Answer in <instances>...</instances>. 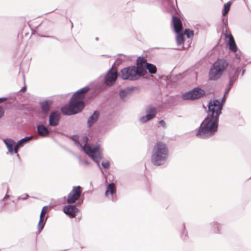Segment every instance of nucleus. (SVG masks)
Instances as JSON below:
<instances>
[{
  "instance_id": "f257e3e1",
  "label": "nucleus",
  "mask_w": 251,
  "mask_h": 251,
  "mask_svg": "<svg viewBox=\"0 0 251 251\" xmlns=\"http://www.w3.org/2000/svg\"><path fill=\"white\" fill-rule=\"evenodd\" d=\"M82 188L80 186H74L67 199L68 205L63 207V212L70 218H75L79 212L77 206L81 205L84 201V196L82 195Z\"/></svg>"
},
{
  "instance_id": "f03ea898",
  "label": "nucleus",
  "mask_w": 251,
  "mask_h": 251,
  "mask_svg": "<svg viewBox=\"0 0 251 251\" xmlns=\"http://www.w3.org/2000/svg\"><path fill=\"white\" fill-rule=\"evenodd\" d=\"M219 119L207 115L196 129V136L200 139H207L214 136L218 132Z\"/></svg>"
},
{
  "instance_id": "7ed1b4c3",
  "label": "nucleus",
  "mask_w": 251,
  "mask_h": 251,
  "mask_svg": "<svg viewBox=\"0 0 251 251\" xmlns=\"http://www.w3.org/2000/svg\"><path fill=\"white\" fill-rule=\"evenodd\" d=\"M169 157V149L162 142H157L153 147L151 156V162L155 166L164 165Z\"/></svg>"
},
{
  "instance_id": "20e7f679",
  "label": "nucleus",
  "mask_w": 251,
  "mask_h": 251,
  "mask_svg": "<svg viewBox=\"0 0 251 251\" xmlns=\"http://www.w3.org/2000/svg\"><path fill=\"white\" fill-rule=\"evenodd\" d=\"M228 64L225 59H218L211 66L208 78L211 81L219 79L228 67Z\"/></svg>"
},
{
  "instance_id": "39448f33",
  "label": "nucleus",
  "mask_w": 251,
  "mask_h": 251,
  "mask_svg": "<svg viewBox=\"0 0 251 251\" xmlns=\"http://www.w3.org/2000/svg\"><path fill=\"white\" fill-rule=\"evenodd\" d=\"M240 71L241 69L239 67L236 68L233 67L228 71V83L226 85V88L223 98L221 99H218L223 104H225L229 92L231 90L234 83L237 80L240 75Z\"/></svg>"
},
{
  "instance_id": "423d86ee",
  "label": "nucleus",
  "mask_w": 251,
  "mask_h": 251,
  "mask_svg": "<svg viewBox=\"0 0 251 251\" xmlns=\"http://www.w3.org/2000/svg\"><path fill=\"white\" fill-rule=\"evenodd\" d=\"M119 73V77L123 80L136 81L141 77L138 68L131 65L122 68Z\"/></svg>"
},
{
  "instance_id": "0eeeda50",
  "label": "nucleus",
  "mask_w": 251,
  "mask_h": 251,
  "mask_svg": "<svg viewBox=\"0 0 251 251\" xmlns=\"http://www.w3.org/2000/svg\"><path fill=\"white\" fill-rule=\"evenodd\" d=\"M224 106V104L221 102L219 100H210L207 105L208 107L207 115L219 119L222 113Z\"/></svg>"
},
{
  "instance_id": "6e6552de",
  "label": "nucleus",
  "mask_w": 251,
  "mask_h": 251,
  "mask_svg": "<svg viewBox=\"0 0 251 251\" xmlns=\"http://www.w3.org/2000/svg\"><path fill=\"white\" fill-rule=\"evenodd\" d=\"M172 24L174 32L176 33V41L177 45L180 46L185 41V36L182 30L183 29L182 23L180 19L175 15H173Z\"/></svg>"
},
{
  "instance_id": "1a4fd4ad",
  "label": "nucleus",
  "mask_w": 251,
  "mask_h": 251,
  "mask_svg": "<svg viewBox=\"0 0 251 251\" xmlns=\"http://www.w3.org/2000/svg\"><path fill=\"white\" fill-rule=\"evenodd\" d=\"M205 96V91L199 86H197L184 93L182 95V98L185 100H199Z\"/></svg>"
},
{
  "instance_id": "9d476101",
  "label": "nucleus",
  "mask_w": 251,
  "mask_h": 251,
  "mask_svg": "<svg viewBox=\"0 0 251 251\" xmlns=\"http://www.w3.org/2000/svg\"><path fill=\"white\" fill-rule=\"evenodd\" d=\"M118 77L117 67L116 66L114 67L113 65L107 71L104 77L103 82L102 83L106 87H111L116 83Z\"/></svg>"
},
{
  "instance_id": "9b49d317",
  "label": "nucleus",
  "mask_w": 251,
  "mask_h": 251,
  "mask_svg": "<svg viewBox=\"0 0 251 251\" xmlns=\"http://www.w3.org/2000/svg\"><path fill=\"white\" fill-rule=\"evenodd\" d=\"M86 153L97 164L98 166L100 167V160L102 156L100 151V145L97 144L96 146L91 145L90 147H87Z\"/></svg>"
},
{
  "instance_id": "f8f14e48",
  "label": "nucleus",
  "mask_w": 251,
  "mask_h": 251,
  "mask_svg": "<svg viewBox=\"0 0 251 251\" xmlns=\"http://www.w3.org/2000/svg\"><path fill=\"white\" fill-rule=\"evenodd\" d=\"M146 115L140 118L139 121L143 124L146 123L149 121L153 119L157 113L156 108L151 105H149L145 108Z\"/></svg>"
},
{
  "instance_id": "ddd939ff",
  "label": "nucleus",
  "mask_w": 251,
  "mask_h": 251,
  "mask_svg": "<svg viewBox=\"0 0 251 251\" xmlns=\"http://www.w3.org/2000/svg\"><path fill=\"white\" fill-rule=\"evenodd\" d=\"M70 103L72 107V114H76L80 112L85 107V103L82 99L75 98L72 100V97L70 100Z\"/></svg>"
},
{
  "instance_id": "4468645a",
  "label": "nucleus",
  "mask_w": 251,
  "mask_h": 251,
  "mask_svg": "<svg viewBox=\"0 0 251 251\" xmlns=\"http://www.w3.org/2000/svg\"><path fill=\"white\" fill-rule=\"evenodd\" d=\"M3 141L10 154H18L19 148L18 145H17V142H15V141L11 138L4 139Z\"/></svg>"
},
{
  "instance_id": "2eb2a0df",
  "label": "nucleus",
  "mask_w": 251,
  "mask_h": 251,
  "mask_svg": "<svg viewBox=\"0 0 251 251\" xmlns=\"http://www.w3.org/2000/svg\"><path fill=\"white\" fill-rule=\"evenodd\" d=\"M75 144L81 148V150L84 152L87 151V147H90L91 145H88V137L86 136H83L80 141L79 140L77 135H74L71 138Z\"/></svg>"
},
{
  "instance_id": "dca6fc26",
  "label": "nucleus",
  "mask_w": 251,
  "mask_h": 251,
  "mask_svg": "<svg viewBox=\"0 0 251 251\" xmlns=\"http://www.w3.org/2000/svg\"><path fill=\"white\" fill-rule=\"evenodd\" d=\"M147 70L151 75L156 74L157 68L155 65L151 63H146L144 65V68L140 70V73L142 78H146L148 75Z\"/></svg>"
},
{
  "instance_id": "f3484780",
  "label": "nucleus",
  "mask_w": 251,
  "mask_h": 251,
  "mask_svg": "<svg viewBox=\"0 0 251 251\" xmlns=\"http://www.w3.org/2000/svg\"><path fill=\"white\" fill-rule=\"evenodd\" d=\"M60 119V113L57 110L52 111L49 116V125L50 126H56L58 125Z\"/></svg>"
},
{
  "instance_id": "a211bd4d",
  "label": "nucleus",
  "mask_w": 251,
  "mask_h": 251,
  "mask_svg": "<svg viewBox=\"0 0 251 251\" xmlns=\"http://www.w3.org/2000/svg\"><path fill=\"white\" fill-rule=\"evenodd\" d=\"M209 231L215 234L222 233V224L217 221H212L208 225Z\"/></svg>"
},
{
  "instance_id": "6ab92c4d",
  "label": "nucleus",
  "mask_w": 251,
  "mask_h": 251,
  "mask_svg": "<svg viewBox=\"0 0 251 251\" xmlns=\"http://www.w3.org/2000/svg\"><path fill=\"white\" fill-rule=\"evenodd\" d=\"M52 104V100H46L39 102L41 111L42 113L46 115H47L50 111Z\"/></svg>"
},
{
  "instance_id": "aec40b11",
  "label": "nucleus",
  "mask_w": 251,
  "mask_h": 251,
  "mask_svg": "<svg viewBox=\"0 0 251 251\" xmlns=\"http://www.w3.org/2000/svg\"><path fill=\"white\" fill-rule=\"evenodd\" d=\"M136 90H139V88L138 87H126V88L119 91V97L122 101H125V98L131 92Z\"/></svg>"
},
{
  "instance_id": "412c9836",
  "label": "nucleus",
  "mask_w": 251,
  "mask_h": 251,
  "mask_svg": "<svg viewBox=\"0 0 251 251\" xmlns=\"http://www.w3.org/2000/svg\"><path fill=\"white\" fill-rule=\"evenodd\" d=\"M100 116V113L98 110H95L93 113L89 117L87 124L89 128H91L95 124H96Z\"/></svg>"
},
{
  "instance_id": "4be33fe9",
  "label": "nucleus",
  "mask_w": 251,
  "mask_h": 251,
  "mask_svg": "<svg viewBox=\"0 0 251 251\" xmlns=\"http://www.w3.org/2000/svg\"><path fill=\"white\" fill-rule=\"evenodd\" d=\"M48 218L49 215L47 212H41L38 224V231L39 232H41L43 229Z\"/></svg>"
},
{
  "instance_id": "5701e85b",
  "label": "nucleus",
  "mask_w": 251,
  "mask_h": 251,
  "mask_svg": "<svg viewBox=\"0 0 251 251\" xmlns=\"http://www.w3.org/2000/svg\"><path fill=\"white\" fill-rule=\"evenodd\" d=\"M90 88L88 86H86L83 88H82L75 92L72 96V100L75 98L76 99H82V100H84L85 98V94L87 92Z\"/></svg>"
},
{
  "instance_id": "b1692460",
  "label": "nucleus",
  "mask_w": 251,
  "mask_h": 251,
  "mask_svg": "<svg viewBox=\"0 0 251 251\" xmlns=\"http://www.w3.org/2000/svg\"><path fill=\"white\" fill-rule=\"evenodd\" d=\"M105 86L103 83H99L95 84L90 97L93 98L98 96L102 90H104Z\"/></svg>"
},
{
  "instance_id": "393cba45",
  "label": "nucleus",
  "mask_w": 251,
  "mask_h": 251,
  "mask_svg": "<svg viewBox=\"0 0 251 251\" xmlns=\"http://www.w3.org/2000/svg\"><path fill=\"white\" fill-rule=\"evenodd\" d=\"M228 47L229 50L233 52H236L238 50V47L235 41L233 36L229 33L228 36V41L226 44Z\"/></svg>"
},
{
  "instance_id": "a878e982",
  "label": "nucleus",
  "mask_w": 251,
  "mask_h": 251,
  "mask_svg": "<svg viewBox=\"0 0 251 251\" xmlns=\"http://www.w3.org/2000/svg\"><path fill=\"white\" fill-rule=\"evenodd\" d=\"M116 186L113 182H111L108 184L106 188L105 192V196L108 197L110 195H111L112 200L114 196H116Z\"/></svg>"
},
{
  "instance_id": "bb28decb",
  "label": "nucleus",
  "mask_w": 251,
  "mask_h": 251,
  "mask_svg": "<svg viewBox=\"0 0 251 251\" xmlns=\"http://www.w3.org/2000/svg\"><path fill=\"white\" fill-rule=\"evenodd\" d=\"M37 130L38 133L41 135L42 137H47L50 134V131L46 126L44 125H38L37 126Z\"/></svg>"
},
{
  "instance_id": "cd10ccee",
  "label": "nucleus",
  "mask_w": 251,
  "mask_h": 251,
  "mask_svg": "<svg viewBox=\"0 0 251 251\" xmlns=\"http://www.w3.org/2000/svg\"><path fill=\"white\" fill-rule=\"evenodd\" d=\"M146 63L148 62H147L146 59H145L144 57L139 56L137 57L136 60V66H135V67L138 68V72L140 74V70H142L143 68H144Z\"/></svg>"
},
{
  "instance_id": "c85d7f7f",
  "label": "nucleus",
  "mask_w": 251,
  "mask_h": 251,
  "mask_svg": "<svg viewBox=\"0 0 251 251\" xmlns=\"http://www.w3.org/2000/svg\"><path fill=\"white\" fill-rule=\"evenodd\" d=\"M72 111V107L70 103L68 105H65L61 108V112L65 115H74V114H72L73 113Z\"/></svg>"
},
{
  "instance_id": "c756f323",
  "label": "nucleus",
  "mask_w": 251,
  "mask_h": 251,
  "mask_svg": "<svg viewBox=\"0 0 251 251\" xmlns=\"http://www.w3.org/2000/svg\"><path fill=\"white\" fill-rule=\"evenodd\" d=\"M33 138V136L30 135L29 136H25L17 142V145L19 147V149L24 146L25 144H26L30 139Z\"/></svg>"
},
{
  "instance_id": "7c9ffc66",
  "label": "nucleus",
  "mask_w": 251,
  "mask_h": 251,
  "mask_svg": "<svg viewBox=\"0 0 251 251\" xmlns=\"http://www.w3.org/2000/svg\"><path fill=\"white\" fill-rule=\"evenodd\" d=\"M232 4V0L228 1L227 3L224 4L222 9V17L226 16L228 13L230 7Z\"/></svg>"
},
{
  "instance_id": "2f4dec72",
  "label": "nucleus",
  "mask_w": 251,
  "mask_h": 251,
  "mask_svg": "<svg viewBox=\"0 0 251 251\" xmlns=\"http://www.w3.org/2000/svg\"><path fill=\"white\" fill-rule=\"evenodd\" d=\"M183 34L186 36L187 38H191L194 35V31L188 28H186L184 31Z\"/></svg>"
},
{
  "instance_id": "473e14b6",
  "label": "nucleus",
  "mask_w": 251,
  "mask_h": 251,
  "mask_svg": "<svg viewBox=\"0 0 251 251\" xmlns=\"http://www.w3.org/2000/svg\"><path fill=\"white\" fill-rule=\"evenodd\" d=\"M110 162L109 161H102L101 162V166L102 167L105 169H107L110 167Z\"/></svg>"
},
{
  "instance_id": "72a5a7b5",
  "label": "nucleus",
  "mask_w": 251,
  "mask_h": 251,
  "mask_svg": "<svg viewBox=\"0 0 251 251\" xmlns=\"http://www.w3.org/2000/svg\"><path fill=\"white\" fill-rule=\"evenodd\" d=\"M222 23L223 26L225 28H226V26L227 24V18L226 16L223 17L222 18Z\"/></svg>"
},
{
  "instance_id": "f704fd0d",
  "label": "nucleus",
  "mask_w": 251,
  "mask_h": 251,
  "mask_svg": "<svg viewBox=\"0 0 251 251\" xmlns=\"http://www.w3.org/2000/svg\"><path fill=\"white\" fill-rule=\"evenodd\" d=\"M183 230L182 232V234L183 236H184V237H186L187 236L188 233H187V230H186L185 226L184 225H183Z\"/></svg>"
},
{
  "instance_id": "c9c22d12",
  "label": "nucleus",
  "mask_w": 251,
  "mask_h": 251,
  "mask_svg": "<svg viewBox=\"0 0 251 251\" xmlns=\"http://www.w3.org/2000/svg\"><path fill=\"white\" fill-rule=\"evenodd\" d=\"M49 210V206L46 205L43 207L41 212H47L48 213Z\"/></svg>"
},
{
  "instance_id": "e433bc0d",
  "label": "nucleus",
  "mask_w": 251,
  "mask_h": 251,
  "mask_svg": "<svg viewBox=\"0 0 251 251\" xmlns=\"http://www.w3.org/2000/svg\"><path fill=\"white\" fill-rule=\"evenodd\" d=\"M22 200H26L29 198V195L27 194H24V195H22Z\"/></svg>"
},
{
  "instance_id": "4c0bfd02",
  "label": "nucleus",
  "mask_w": 251,
  "mask_h": 251,
  "mask_svg": "<svg viewBox=\"0 0 251 251\" xmlns=\"http://www.w3.org/2000/svg\"><path fill=\"white\" fill-rule=\"evenodd\" d=\"M10 197H11L10 195H8V194H6L5 197L0 201V203H2L4 201L5 199H8Z\"/></svg>"
},
{
  "instance_id": "58836bf2",
  "label": "nucleus",
  "mask_w": 251,
  "mask_h": 251,
  "mask_svg": "<svg viewBox=\"0 0 251 251\" xmlns=\"http://www.w3.org/2000/svg\"><path fill=\"white\" fill-rule=\"evenodd\" d=\"M4 111L2 107L0 106V119L3 116Z\"/></svg>"
},
{
  "instance_id": "ea45409f",
  "label": "nucleus",
  "mask_w": 251,
  "mask_h": 251,
  "mask_svg": "<svg viewBox=\"0 0 251 251\" xmlns=\"http://www.w3.org/2000/svg\"><path fill=\"white\" fill-rule=\"evenodd\" d=\"M159 124L163 127H165L166 123L163 120H161L159 122Z\"/></svg>"
},
{
  "instance_id": "a19ab883",
  "label": "nucleus",
  "mask_w": 251,
  "mask_h": 251,
  "mask_svg": "<svg viewBox=\"0 0 251 251\" xmlns=\"http://www.w3.org/2000/svg\"><path fill=\"white\" fill-rule=\"evenodd\" d=\"M42 37H47L51 39L57 40L56 37L53 36H42Z\"/></svg>"
},
{
  "instance_id": "79ce46f5",
  "label": "nucleus",
  "mask_w": 251,
  "mask_h": 251,
  "mask_svg": "<svg viewBox=\"0 0 251 251\" xmlns=\"http://www.w3.org/2000/svg\"><path fill=\"white\" fill-rule=\"evenodd\" d=\"M241 52H240V51L239 52L236 53L235 55V58H237V59H240V58H241Z\"/></svg>"
},
{
  "instance_id": "37998d69",
  "label": "nucleus",
  "mask_w": 251,
  "mask_h": 251,
  "mask_svg": "<svg viewBox=\"0 0 251 251\" xmlns=\"http://www.w3.org/2000/svg\"><path fill=\"white\" fill-rule=\"evenodd\" d=\"M239 68L241 69V71H240V73L241 72H242L241 75H242V76H243V75H244V74H245V73L246 72V70L245 69H243V68H241L240 67H239Z\"/></svg>"
},
{
  "instance_id": "c03bdc74",
  "label": "nucleus",
  "mask_w": 251,
  "mask_h": 251,
  "mask_svg": "<svg viewBox=\"0 0 251 251\" xmlns=\"http://www.w3.org/2000/svg\"><path fill=\"white\" fill-rule=\"evenodd\" d=\"M26 91V87L25 85L23 87H22L20 90V92H25Z\"/></svg>"
},
{
  "instance_id": "a18cd8bd",
  "label": "nucleus",
  "mask_w": 251,
  "mask_h": 251,
  "mask_svg": "<svg viewBox=\"0 0 251 251\" xmlns=\"http://www.w3.org/2000/svg\"><path fill=\"white\" fill-rule=\"evenodd\" d=\"M83 162H84V164H85V165L88 166V165H89V162H88V161L84 160V161H83Z\"/></svg>"
},
{
  "instance_id": "49530a36",
  "label": "nucleus",
  "mask_w": 251,
  "mask_h": 251,
  "mask_svg": "<svg viewBox=\"0 0 251 251\" xmlns=\"http://www.w3.org/2000/svg\"><path fill=\"white\" fill-rule=\"evenodd\" d=\"M7 99L6 97L0 98V102H1L2 100Z\"/></svg>"
},
{
  "instance_id": "de8ad7c7",
  "label": "nucleus",
  "mask_w": 251,
  "mask_h": 251,
  "mask_svg": "<svg viewBox=\"0 0 251 251\" xmlns=\"http://www.w3.org/2000/svg\"><path fill=\"white\" fill-rule=\"evenodd\" d=\"M22 200V196H19V197H18V198H17V201H19V200Z\"/></svg>"
},
{
  "instance_id": "09e8293b",
  "label": "nucleus",
  "mask_w": 251,
  "mask_h": 251,
  "mask_svg": "<svg viewBox=\"0 0 251 251\" xmlns=\"http://www.w3.org/2000/svg\"><path fill=\"white\" fill-rule=\"evenodd\" d=\"M95 39H96V40L98 41V40H99V38L98 37H96L95 38Z\"/></svg>"
},
{
  "instance_id": "8fccbe9b",
  "label": "nucleus",
  "mask_w": 251,
  "mask_h": 251,
  "mask_svg": "<svg viewBox=\"0 0 251 251\" xmlns=\"http://www.w3.org/2000/svg\"><path fill=\"white\" fill-rule=\"evenodd\" d=\"M6 204H7V203H6V202H4V203H3V206H5V205H6Z\"/></svg>"
},
{
  "instance_id": "3c124183",
  "label": "nucleus",
  "mask_w": 251,
  "mask_h": 251,
  "mask_svg": "<svg viewBox=\"0 0 251 251\" xmlns=\"http://www.w3.org/2000/svg\"><path fill=\"white\" fill-rule=\"evenodd\" d=\"M225 37H226V38L227 37V35L226 34H225Z\"/></svg>"
}]
</instances>
